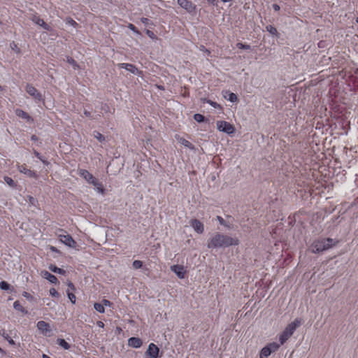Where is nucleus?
Returning <instances> with one entry per match:
<instances>
[{"instance_id": "obj_1", "label": "nucleus", "mask_w": 358, "mask_h": 358, "mask_svg": "<svg viewBox=\"0 0 358 358\" xmlns=\"http://www.w3.org/2000/svg\"><path fill=\"white\" fill-rule=\"evenodd\" d=\"M238 244L239 241L238 238L217 232L208 240L207 247L209 249H217L228 248Z\"/></svg>"}, {"instance_id": "obj_2", "label": "nucleus", "mask_w": 358, "mask_h": 358, "mask_svg": "<svg viewBox=\"0 0 358 358\" xmlns=\"http://www.w3.org/2000/svg\"><path fill=\"white\" fill-rule=\"evenodd\" d=\"M335 244V241L330 238L315 241L310 247L313 253H319L331 248Z\"/></svg>"}, {"instance_id": "obj_3", "label": "nucleus", "mask_w": 358, "mask_h": 358, "mask_svg": "<svg viewBox=\"0 0 358 358\" xmlns=\"http://www.w3.org/2000/svg\"><path fill=\"white\" fill-rule=\"evenodd\" d=\"M300 324L301 320L296 318L294 322H291L286 327L285 330L279 336V341L281 345H283L292 336Z\"/></svg>"}, {"instance_id": "obj_4", "label": "nucleus", "mask_w": 358, "mask_h": 358, "mask_svg": "<svg viewBox=\"0 0 358 358\" xmlns=\"http://www.w3.org/2000/svg\"><path fill=\"white\" fill-rule=\"evenodd\" d=\"M216 125L220 131L227 134H233L235 131L234 127L226 121H217Z\"/></svg>"}, {"instance_id": "obj_5", "label": "nucleus", "mask_w": 358, "mask_h": 358, "mask_svg": "<svg viewBox=\"0 0 358 358\" xmlns=\"http://www.w3.org/2000/svg\"><path fill=\"white\" fill-rule=\"evenodd\" d=\"M36 327L41 334L45 336H51L52 329L49 323L41 320L37 322Z\"/></svg>"}, {"instance_id": "obj_6", "label": "nucleus", "mask_w": 358, "mask_h": 358, "mask_svg": "<svg viewBox=\"0 0 358 358\" xmlns=\"http://www.w3.org/2000/svg\"><path fill=\"white\" fill-rule=\"evenodd\" d=\"M178 4L187 13L193 14L196 13V6L189 0H177Z\"/></svg>"}, {"instance_id": "obj_7", "label": "nucleus", "mask_w": 358, "mask_h": 358, "mask_svg": "<svg viewBox=\"0 0 358 358\" xmlns=\"http://www.w3.org/2000/svg\"><path fill=\"white\" fill-rule=\"evenodd\" d=\"M26 92L36 101H43L42 94L31 84L26 85Z\"/></svg>"}, {"instance_id": "obj_8", "label": "nucleus", "mask_w": 358, "mask_h": 358, "mask_svg": "<svg viewBox=\"0 0 358 358\" xmlns=\"http://www.w3.org/2000/svg\"><path fill=\"white\" fill-rule=\"evenodd\" d=\"M117 66L120 69H126L134 75L141 76L142 74V71L138 70V69L132 64L120 63L117 64Z\"/></svg>"}, {"instance_id": "obj_9", "label": "nucleus", "mask_w": 358, "mask_h": 358, "mask_svg": "<svg viewBox=\"0 0 358 358\" xmlns=\"http://www.w3.org/2000/svg\"><path fill=\"white\" fill-rule=\"evenodd\" d=\"M78 174L83 178L89 184L93 185L96 182L97 179L87 170L79 169Z\"/></svg>"}, {"instance_id": "obj_10", "label": "nucleus", "mask_w": 358, "mask_h": 358, "mask_svg": "<svg viewBox=\"0 0 358 358\" xmlns=\"http://www.w3.org/2000/svg\"><path fill=\"white\" fill-rule=\"evenodd\" d=\"M159 352V348L155 344L150 343L145 352V358H158Z\"/></svg>"}, {"instance_id": "obj_11", "label": "nucleus", "mask_w": 358, "mask_h": 358, "mask_svg": "<svg viewBox=\"0 0 358 358\" xmlns=\"http://www.w3.org/2000/svg\"><path fill=\"white\" fill-rule=\"evenodd\" d=\"M59 238L60 241L68 247L75 248L76 246V242L69 234H59Z\"/></svg>"}, {"instance_id": "obj_12", "label": "nucleus", "mask_w": 358, "mask_h": 358, "mask_svg": "<svg viewBox=\"0 0 358 358\" xmlns=\"http://www.w3.org/2000/svg\"><path fill=\"white\" fill-rule=\"evenodd\" d=\"M190 225L194 230L198 234H203L204 231V226L203 223L197 219H194L190 221Z\"/></svg>"}, {"instance_id": "obj_13", "label": "nucleus", "mask_w": 358, "mask_h": 358, "mask_svg": "<svg viewBox=\"0 0 358 358\" xmlns=\"http://www.w3.org/2000/svg\"><path fill=\"white\" fill-rule=\"evenodd\" d=\"M171 270L180 278L183 279L185 278V269L182 265H173L171 266Z\"/></svg>"}, {"instance_id": "obj_14", "label": "nucleus", "mask_w": 358, "mask_h": 358, "mask_svg": "<svg viewBox=\"0 0 358 358\" xmlns=\"http://www.w3.org/2000/svg\"><path fill=\"white\" fill-rule=\"evenodd\" d=\"M18 171L20 172V173H22L25 175H27V176L30 177V178H36L37 177V174L35 171H31L30 169H27L26 166L24 164H22V165H19L18 166Z\"/></svg>"}, {"instance_id": "obj_15", "label": "nucleus", "mask_w": 358, "mask_h": 358, "mask_svg": "<svg viewBox=\"0 0 358 358\" xmlns=\"http://www.w3.org/2000/svg\"><path fill=\"white\" fill-rule=\"evenodd\" d=\"M15 115L17 117L25 120L27 122H33V118L27 112H25L21 109H19V108L16 109Z\"/></svg>"}, {"instance_id": "obj_16", "label": "nucleus", "mask_w": 358, "mask_h": 358, "mask_svg": "<svg viewBox=\"0 0 358 358\" xmlns=\"http://www.w3.org/2000/svg\"><path fill=\"white\" fill-rule=\"evenodd\" d=\"M41 275L52 284H57L58 282L57 277L47 271H42Z\"/></svg>"}, {"instance_id": "obj_17", "label": "nucleus", "mask_w": 358, "mask_h": 358, "mask_svg": "<svg viewBox=\"0 0 358 358\" xmlns=\"http://www.w3.org/2000/svg\"><path fill=\"white\" fill-rule=\"evenodd\" d=\"M142 344L143 342L139 338L131 337L128 340V345L134 348H139Z\"/></svg>"}, {"instance_id": "obj_18", "label": "nucleus", "mask_w": 358, "mask_h": 358, "mask_svg": "<svg viewBox=\"0 0 358 358\" xmlns=\"http://www.w3.org/2000/svg\"><path fill=\"white\" fill-rule=\"evenodd\" d=\"M33 20L36 24L42 27L44 29H45L47 31L50 30V27L47 23H45L43 19H41L38 17H34V19Z\"/></svg>"}, {"instance_id": "obj_19", "label": "nucleus", "mask_w": 358, "mask_h": 358, "mask_svg": "<svg viewBox=\"0 0 358 358\" xmlns=\"http://www.w3.org/2000/svg\"><path fill=\"white\" fill-rule=\"evenodd\" d=\"M0 336H1L5 340H6L8 343L11 345H14L15 341L12 339V338L8 335L5 329L0 330Z\"/></svg>"}, {"instance_id": "obj_20", "label": "nucleus", "mask_w": 358, "mask_h": 358, "mask_svg": "<svg viewBox=\"0 0 358 358\" xmlns=\"http://www.w3.org/2000/svg\"><path fill=\"white\" fill-rule=\"evenodd\" d=\"M178 141L185 147L188 148L190 150L194 149V146L192 145V143H190L189 141L185 139L183 137L178 136Z\"/></svg>"}, {"instance_id": "obj_21", "label": "nucleus", "mask_w": 358, "mask_h": 358, "mask_svg": "<svg viewBox=\"0 0 358 358\" xmlns=\"http://www.w3.org/2000/svg\"><path fill=\"white\" fill-rule=\"evenodd\" d=\"M224 98L227 99L229 101L234 103L236 102L238 100L237 95L233 92H231L229 91H227L225 92Z\"/></svg>"}, {"instance_id": "obj_22", "label": "nucleus", "mask_w": 358, "mask_h": 358, "mask_svg": "<svg viewBox=\"0 0 358 358\" xmlns=\"http://www.w3.org/2000/svg\"><path fill=\"white\" fill-rule=\"evenodd\" d=\"M94 187L96 191L101 194H104L106 192V189L103 187L101 182H100L98 180H96V183H94L92 185Z\"/></svg>"}, {"instance_id": "obj_23", "label": "nucleus", "mask_w": 358, "mask_h": 358, "mask_svg": "<svg viewBox=\"0 0 358 358\" xmlns=\"http://www.w3.org/2000/svg\"><path fill=\"white\" fill-rule=\"evenodd\" d=\"M48 268L52 272L58 274L64 275L66 273V271L64 269L58 268L57 266L54 264H50Z\"/></svg>"}, {"instance_id": "obj_24", "label": "nucleus", "mask_w": 358, "mask_h": 358, "mask_svg": "<svg viewBox=\"0 0 358 358\" xmlns=\"http://www.w3.org/2000/svg\"><path fill=\"white\" fill-rule=\"evenodd\" d=\"M271 354V350L266 345L262 349L259 357L260 358H267Z\"/></svg>"}, {"instance_id": "obj_25", "label": "nucleus", "mask_w": 358, "mask_h": 358, "mask_svg": "<svg viewBox=\"0 0 358 358\" xmlns=\"http://www.w3.org/2000/svg\"><path fill=\"white\" fill-rule=\"evenodd\" d=\"M13 308L15 310H17L24 314H27V313H28L27 310L20 304V303L18 301H15L14 302Z\"/></svg>"}, {"instance_id": "obj_26", "label": "nucleus", "mask_w": 358, "mask_h": 358, "mask_svg": "<svg viewBox=\"0 0 358 358\" xmlns=\"http://www.w3.org/2000/svg\"><path fill=\"white\" fill-rule=\"evenodd\" d=\"M57 343L61 346L64 350H69L71 348L70 344H69L63 338H57Z\"/></svg>"}, {"instance_id": "obj_27", "label": "nucleus", "mask_w": 358, "mask_h": 358, "mask_svg": "<svg viewBox=\"0 0 358 358\" xmlns=\"http://www.w3.org/2000/svg\"><path fill=\"white\" fill-rule=\"evenodd\" d=\"M280 345H281L280 343L279 344L278 343L273 342V343H268V345H266V346L268 348H270V350H271V353H272V352L277 351L278 350V348H280Z\"/></svg>"}, {"instance_id": "obj_28", "label": "nucleus", "mask_w": 358, "mask_h": 358, "mask_svg": "<svg viewBox=\"0 0 358 358\" xmlns=\"http://www.w3.org/2000/svg\"><path fill=\"white\" fill-rule=\"evenodd\" d=\"M266 30L269 32L273 36H277L278 35V31L275 27H274L273 25H267L266 27Z\"/></svg>"}, {"instance_id": "obj_29", "label": "nucleus", "mask_w": 358, "mask_h": 358, "mask_svg": "<svg viewBox=\"0 0 358 358\" xmlns=\"http://www.w3.org/2000/svg\"><path fill=\"white\" fill-rule=\"evenodd\" d=\"M94 309L100 313H103L105 312V308L103 305L101 303H94Z\"/></svg>"}, {"instance_id": "obj_30", "label": "nucleus", "mask_w": 358, "mask_h": 358, "mask_svg": "<svg viewBox=\"0 0 358 358\" xmlns=\"http://www.w3.org/2000/svg\"><path fill=\"white\" fill-rule=\"evenodd\" d=\"M66 62L71 64L74 69H78L79 66L77 62L71 57H67Z\"/></svg>"}, {"instance_id": "obj_31", "label": "nucleus", "mask_w": 358, "mask_h": 358, "mask_svg": "<svg viewBox=\"0 0 358 358\" xmlns=\"http://www.w3.org/2000/svg\"><path fill=\"white\" fill-rule=\"evenodd\" d=\"M0 288L2 290H8L10 288V285L6 281H1L0 282Z\"/></svg>"}, {"instance_id": "obj_32", "label": "nucleus", "mask_w": 358, "mask_h": 358, "mask_svg": "<svg viewBox=\"0 0 358 358\" xmlns=\"http://www.w3.org/2000/svg\"><path fill=\"white\" fill-rule=\"evenodd\" d=\"M132 266L135 269H139L143 266V262L140 260H134Z\"/></svg>"}, {"instance_id": "obj_33", "label": "nucleus", "mask_w": 358, "mask_h": 358, "mask_svg": "<svg viewBox=\"0 0 358 358\" xmlns=\"http://www.w3.org/2000/svg\"><path fill=\"white\" fill-rule=\"evenodd\" d=\"M35 156L39 159L44 164H48V162L44 159V157L36 150L34 152Z\"/></svg>"}, {"instance_id": "obj_34", "label": "nucleus", "mask_w": 358, "mask_h": 358, "mask_svg": "<svg viewBox=\"0 0 358 358\" xmlns=\"http://www.w3.org/2000/svg\"><path fill=\"white\" fill-rule=\"evenodd\" d=\"M194 119L198 122H202L204 121L205 117L203 115L197 113L194 115Z\"/></svg>"}, {"instance_id": "obj_35", "label": "nucleus", "mask_w": 358, "mask_h": 358, "mask_svg": "<svg viewBox=\"0 0 358 358\" xmlns=\"http://www.w3.org/2000/svg\"><path fill=\"white\" fill-rule=\"evenodd\" d=\"M4 180L10 187H14L15 185L14 180L10 177H4Z\"/></svg>"}, {"instance_id": "obj_36", "label": "nucleus", "mask_w": 358, "mask_h": 358, "mask_svg": "<svg viewBox=\"0 0 358 358\" xmlns=\"http://www.w3.org/2000/svg\"><path fill=\"white\" fill-rule=\"evenodd\" d=\"M10 47L16 53H20V49L18 48L17 45L15 42H12L10 44Z\"/></svg>"}, {"instance_id": "obj_37", "label": "nucleus", "mask_w": 358, "mask_h": 358, "mask_svg": "<svg viewBox=\"0 0 358 358\" xmlns=\"http://www.w3.org/2000/svg\"><path fill=\"white\" fill-rule=\"evenodd\" d=\"M236 46L239 49H245V50H249L250 48V46L248 44H244L242 43H238L236 44Z\"/></svg>"}, {"instance_id": "obj_38", "label": "nucleus", "mask_w": 358, "mask_h": 358, "mask_svg": "<svg viewBox=\"0 0 358 358\" xmlns=\"http://www.w3.org/2000/svg\"><path fill=\"white\" fill-rule=\"evenodd\" d=\"M67 295H68V298L69 299V300L71 301V302L72 303H73V304H74V303H76V298L75 294H74L73 293H72V292H67Z\"/></svg>"}, {"instance_id": "obj_39", "label": "nucleus", "mask_w": 358, "mask_h": 358, "mask_svg": "<svg viewBox=\"0 0 358 358\" xmlns=\"http://www.w3.org/2000/svg\"><path fill=\"white\" fill-rule=\"evenodd\" d=\"M50 294L52 297L58 298L59 296V294L58 292L55 288H50Z\"/></svg>"}, {"instance_id": "obj_40", "label": "nucleus", "mask_w": 358, "mask_h": 358, "mask_svg": "<svg viewBox=\"0 0 358 358\" xmlns=\"http://www.w3.org/2000/svg\"><path fill=\"white\" fill-rule=\"evenodd\" d=\"M22 296L30 301L34 300V296L27 292H24Z\"/></svg>"}, {"instance_id": "obj_41", "label": "nucleus", "mask_w": 358, "mask_h": 358, "mask_svg": "<svg viewBox=\"0 0 358 358\" xmlns=\"http://www.w3.org/2000/svg\"><path fill=\"white\" fill-rule=\"evenodd\" d=\"M199 50H200L201 51H203V52H206L208 55H210V51L209 50L206 49V48H205V46H204V45H201L199 46Z\"/></svg>"}, {"instance_id": "obj_42", "label": "nucleus", "mask_w": 358, "mask_h": 358, "mask_svg": "<svg viewBox=\"0 0 358 358\" xmlns=\"http://www.w3.org/2000/svg\"><path fill=\"white\" fill-rule=\"evenodd\" d=\"M101 304L103 305V307L104 306H111V302L107 299H103L102 300V302L101 303Z\"/></svg>"}, {"instance_id": "obj_43", "label": "nucleus", "mask_w": 358, "mask_h": 358, "mask_svg": "<svg viewBox=\"0 0 358 358\" xmlns=\"http://www.w3.org/2000/svg\"><path fill=\"white\" fill-rule=\"evenodd\" d=\"M128 28L134 32L138 33V31L137 30L136 27L133 24H129Z\"/></svg>"}, {"instance_id": "obj_44", "label": "nucleus", "mask_w": 358, "mask_h": 358, "mask_svg": "<svg viewBox=\"0 0 358 358\" xmlns=\"http://www.w3.org/2000/svg\"><path fill=\"white\" fill-rule=\"evenodd\" d=\"M217 220H218L220 224L225 225V221L221 216H217Z\"/></svg>"}, {"instance_id": "obj_45", "label": "nucleus", "mask_w": 358, "mask_h": 358, "mask_svg": "<svg viewBox=\"0 0 358 358\" xmlns=\"http://www.w3.org/2000/svg\"><path fill=\"white\" fill-rule=\"evenodd\" d=\"M146 34H148V36L149 37H150L151 38H155V34H154L152 31L148 30V31H146Z\"/></svg>"}, {"instance_id": "obj_46", "label": "nucleus", "mask_w": 358, "mask_h": 358, "mask_svg": "<svg viewBox=\"0 0 358 358\" xmlns=\"http://www.w3.org/2000/svg\"><path fill=\"white\" fill-rule=\"evenodd\" d=\"M99 142H102L106 140L105 136H95Z\"/></svg>"}, {"instance_id": "obj_47", "label": "nucleus", "mask_w": 358, "mask_h": 358, "mask_svg": "<svg viewBox=\"0 0 358 358\" xmlns=\"http://www.w3.org/2000/svg\"><path fill=\"white\" fill-rule=\"evenodd\" d=\"M272 7H273V10H275V11H278L280 9V6L278 4H277V3L273 4Z\"/></svg>"}, {"instance_id": "obj_48", "label": "nucleus", "mask_w": 358, "mask_h": 358, "mask_svg": "<svg viewBox=\"0 0 358 358\" xmlns=\"http://www.w3.org/2000/svg\"><path fill=\"white\" fill-rule=\"evenodd\" d=\"M29 201L30 203L34 205L35 203V202H36V199L33 196H29Z\"/></svg>"}, {"instance_id": "obj_49", "label": "nucleus", "mask_w": 358, "mask_h": 358, "mask_svg": "<svg viewBox=\"0 0 358 358\" xmlns=\"http://www.w3.org/2000/svg\"><path fill=\"white\" fill-rule=\"evenodd\" d=\"M96 325L100 327V328H103L104 327V323L102 322V321H98L96 322Z\"/></svg>"}, {"instance_id": "obj_50", "label": "nucleus", "mask_w": 358, "mask_h": 358, "mask_svg": "<svg viewBox=\"0 0 358 358\" xmlns=\"http://www.w3.org/2000/svg\"><path fill=\"white\" fill-rule=\"evenodd\" d=\"M207 103H208L210 105L214 106V107H216V106L217 105V103L216 102H214L213 101H210V100H208L207 101Z\"/></svg>"}, {"instance_id": "obj_51", "label": "nucleus", "mask_w": 358, "mask_h": 358, "mask_svg": "<svg viewBox=\"0 0 358 358\" xmlns=\"http://www.w3.org/2000/svg\"><path fill=\"white\" fill-rule=\"evenodd\" d=\"M84 114L87 117H92L91 113L87 110H84Z\"/></svg>"}, {"instance_id": "obj_52", "label": "nucleus", "mask_w": 358, "mask_h": 358, "mask_svg": "<svg viewBox=\"0 0 358 358\" xmlns=\"http://www.w3.org/2000/svg\"><path fill=\"white\" fill-rule=\"evenodd\" d=\"M38 136H35V135L31 136V141H38Z\"/></svg>"}, {"instance_id": "obj_53", "label": "nucleus", "mask_w": 358, "mask_h": 358, "mask_svg": "<svg viewBox=\"0 0 358 358\" xmlns=\"http://www.w3.org/2000/svg\"><path fill=\"white\" fill-rule=\"evenodd\" d=\"M69 23H70L71 24L73 25V26L77 25L76 22H75L73 20H71L69 21Z\"/></svg>"}, {"instance_id": "obj_54", "label": "nucleus", "mask_w": 358, "mask_h": 358, "mask_svg": "<svg viewBox=\"0 0 358 358\" xmlns=\"http://www.w3.org/2000/svg\"><path fill=\"white\" fill-rule=\"evenodd\" d=\"M68 285H69V287L70 288H71L72 289H75L74 285H73V283H72V282H69Z\"/></svg>"}, {"instance_id": "obj_55", "label": "nucleus", "mask_w": 358, "mask_h": 358, "mask_svg": "<svg viewBox=\"0 0 358 358\" xmlns=\"http://www.w3.org/2000/svg\"><path fill=\"white\" fill-rule=\"evenodd\" d=\"M207 1H208V2L209 3H210V4L215 5V0H207Z\"/></svg>"}, {"instance_id": "obj_56", "label": "nucleus", "mask_w": 358, "mask_h": 358, "mask_svg": "<svg viewBox=\"0 0 358 358\" xmlns=\"http://www.w3.org/2000/svg\"><path fill=\"white\" fill-rule=\"evenodd\" d=\"M148 20V18H145V17L141 18V21L143 23H147Z\"/></svg>"}, {"instance_id": "obj_57", "label": "nucleus", "mask_w": 358, "mask_h": 358, "mask_svg": "<svg viewBox=\"0 0 358 358\" xmlns=\"http://www.w3.org/2000/svg\"><path fill=\"white\" fill-rule=\"evenodd\" d=\"M42 358H50V357L45 354H43Z\"/></svg>"}, {"instance_id": "obj_58", "label": "nucleus", "mask_w": 358, "mask_h": 358, "mask_svg": "<svg viewBox=\"0 0 358 358\" xmlns=\"http://www.w3.org/2000/svg\"><path fill=\"white\" fill-rule=\"evenodd\" d=\"M224 3L231 1L232 0H221Z\"/></svg>"}, {"instance_id": "obj_59", "label": "nucleus", "mask_w": 358, "mask_h": 358, "mask_svg": "<svg viewBox=\"0 0 358 358\" xmlns=\"http://www.w3.org/2000/svg\"><path fill=\"white\" fill-rule=\"evenodd\" d=\"M355 21H356V22L358 24V16L356 17Z\"/></svg>"}, {"instance_id": "obj_60", "label": "nucleus", "mask_w": 358, "mask_h": 358, "mask_svg": "<svg viewBox=\"0 0 358 358\" xmlns=\"http://www.w3.org/2000/svg\"><path fill=\"white\" fill-rule=\"evenodd\" d=\"M3 90V87L0 85V91Z\"/></svg>"}, {"instance_id": "obj_61", "label": "nucleus", "mask_w": 358, "mask_h": 358, "mask_svg": "<svg viewBox=\"0 0 358 358\" xmlns=\"http://www.w3.org/2000/svg\"><path fill=\"white\" fill-rule=\"evenodd\" d=\"M51 305V303H48L47 306H50Z\"/></svg>"}, {"instance_id": "obj_62", "label": "nucleus", "mask_w": 358, "mask_h": 358, "mask_svg": "<svg viewBox=\"0 0 358 358\" xmlns=\"http://www.w3.org/2000/svg\"><path fill=\"white\" fill-rule=\"evenodd\" d=\"M117 331H122L121 328H117Z\"/></svg>"}, {"instance_id": "obj_63", "label": "nucleus", "mask_w": 358, "mask_h": 358, "mask_svg": "<svg viewBox=\"0 0 358 358\" xmlns=\"http://www.w3.org/2000/svg\"><path fill=\"white\" fill-rule=\"evenodd\" d=\"M0 352H3V350L1 348H0Z\"/></svg>"}, {"instance_id": "obj_64", "label": "nucleus", "mask_w": 358, "mask_h": 358, "mask_svg": "<svg viewBox=\"0 0 358 358\" xmlns=\"http://www.w3.org/2000/svg\"><path fill=\"white\" fill-rule=\"evenodd\" d=\"M1 22H0V24H1Z\"/></svg>"}]
</instances>
